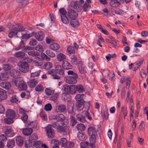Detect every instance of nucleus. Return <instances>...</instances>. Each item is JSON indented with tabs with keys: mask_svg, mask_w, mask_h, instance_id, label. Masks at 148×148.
<instances>
[{
	"mask_svg": "<svg viewBox=\"0 0 148 148\" xmlns=\"http://www.w3.org/2000/svg\"><path fill=\"white\" fill-rule=\"evenodd\" d=\"M139 129L140 130L143 131L145 129V124L143 121H142L139 126Z\"/></svg>",
	"mask_w": 148,
	"mask_h": 148,
	"instance_id": "nucleus-61",
	"label": "nucleus"
},
{
	"mask_svg": "<svg viewBox=\"0 0 148 148\" xmlns=\"http://www.w3.org/2000/svg\"><path fill=\"white\" fill-rule=\"evenodd\" d=\"M12 119H10L8 118H7L4 119V121L6 123L10 124L12 123L13 122L12 120Z\"/></svg>",
	"mask_w": 148,
	"mask_h": 148,
	"instance_id": "nucleus-59",
	"label": "nucleus"
},
{
	"mask_svg": "<svg viewBox=\"0 0 148 148\" xmlns=\"http://www.w3.org/2000/svg\"><path fill=\"white\" fill-rule=\"evenodd\" d=\"M25 55V53L22 51H19L15 53V56L19 58H23Z\"/></svg>",
	"mask_w": 148,
	"mask_h": 148,
	"instance_id": "nucleus-30",
	"label": "nucleus"
},
{
	"mask_svg": "<svg viewBox=\"0 0 148 148\" xmlns=\"http://www.w3.org/2000/svg\"><path fill=\"white\" fill-rule=\"evenodd\" d=\"M71 62L74 65H76L77 64V61L76 56L75 55L70 56Z\"/></svg>",
	"mask_w": 148,
	"mask_h": 148,
	"instance_id": "nucleus-31",
	"label": "nucleus"
},
{
	"mask_svg": "<svg viewBox=\"0 0 148 148\" xmlns=\"http://www.w3.org/2000/svg\"><path fill=\"white\" fill-rule=\"evenodd\" d=\"M12 82L14 83V85L16 86L20 87L19 86V79L17 78L14 79L12 80Z\"/></svg>",
	"mask_w": 148,
	"mask_h": 148,
	"instance_id": "nucleus-60",
	"label": "nucleus"
},
{
	"mask_svg": "<svg viewBox=\"0 0 148 148\" xmlns=\"http://www.w3.org/2000/svg\"><path fill=\"white\" fill-rule=\"evenodd\" d=\"M91 6L90 5L87 4L86 3L84 4L83 6L82 7V8L84 11L87 12L90 8Z\"/></svg>",
	"mask_w": 148,
	"mask_h": 148,
	"instance_id": "nucleus-44",
	"label": "nucleus"
},
{
	"mask_svg": "<svg viewBox=\"0 0 148 148\" xmlns=\"http://www.w3.org/2000/svg\"><path fill=\"white\" fill-rule=\"evenodd\" d=\"M82 114H78L76 116V117L77 120L80 122L84 123L86 121V119L85 117L83 116V115H84L86 117H88L89 120H91L92 118L90 116V114L87 110H84L82 112Z\"/></svg>",
	"mask_w": 148,
	"mask_h": 148,
	"instance_id": "nucleus-3",
	"label": "nucleus"
},
{
	"mask_svg": "<svg viewBox=\"0 0 148 148\" xmlns=\"http://www.w3.org/2000/svg\"><path fill=\"white\" fill-rule=\"evenodd\" d=\"M46 53L48 56L51 58H53L55 56V53L50 50H47Z\"/></svg>",
	"mask_w": 148,
	"mask_h": 148,
	"instance_id": "nucleus-40",
	"label": "nucleus"
},
{
	"mask_svg": "<svg viewBox=\"0 0 148 148\" xmlns=\"http://www.w3.org/2000/svg\"><path fill=\"white\" fill-rule=\"evenodd\" d=\"M77 121L75 119V118L73 116H71L70 117V124L71 125L73 126H74L77 123Z\"/></svg>",
	"mask_w": 148,
	"mask_h": 148,
	"instance_id": "nucleus-43",
	"label": "nucleus"
},
{
	"mask_svg": "<svg viewBox=\"0 0 148 148\" xmlns=\"http://www.w3.org/2000/svg\"><path fill=\"white\" fill-rule=\"evenodd\" d=\"M5 134L8 137H12L14 134L12 130L10 128H7L5 129Z\"/></svg>",
	"mask_w": 148,
	"mask_h": 148,
	"instance_id": "nucleus-23",
	"label": "nucleus"
},
{
	"mask_svg": "<svg viewBox=\"0 0 148 148\" xmlns=\"http://www.w3.org/2000/svg\"><path fill=\"white\" fill-rule=\"evenodd\" d=\"M113 12L115 14H123L125 12L124 11L120 9L118 10H115L113 11Z\"/></svg>",
	"mask_w": 148,
	"mask_h": 148,
	"instance_id": "nucleus-63",
	"label": "nucleus"
},
{
	"mask_svg": "<svg viewBox=\"0 0 148 148\" xmlns=\"http://www.w3.org/2000/svg\"><path fill=\"white\" fill-rule=\"evenodd\" d=\"M71 25L74 27H77L79 26V22L77 20H72L70 22Z\"/></svg>",
	"mask_w": 148,
	"mask_h": 148,
	"instance_id": "nucleus-39",
	"label": "nucleus"
},
{
	"mask_svg": "<svg viewBox=\"0 0 148 148\" xmlns=\"http://www.w3.org/2000/svg\"><path fill=\"white\" fill-rule=\"evenodd\" d=\"M120 2L118 0H111L110 2V5L113 7H116L120 5Z\"/></svg>",
	"mask_w": 148,
	"mask_h": 148,
	"instance_id": "nucleus-24",
	"label": "nucleus"
},
{
	"mask_svg": "<svg viewBox=\"0 0 148 148\" xmlns=\"http://www.w3.org/2000/svg\"><path fill=\"white\" fill-rule=\"evenodd\" d=\"M29 56L33 57H35L40 55V53L37 51H30L28 52Z\"/></svg>",
	"mask_w": 148,
	"mask_h": 148,
	"instance_id": "nucleus-41",
	"label": "nucleus"
},
{
	"mask_svg": "<svg viewBox=\"0 0 148 148\" xmlns=\"http://www.w3.org/2000/svg\"><path fill=\"white\" fill-rule=\"evenodd\" d=\"M61 19L62 22L64 24H67L69 23V19L66 16H64L61 17Z\"/></svg>",
	"mask_w": 148,
	"mask_h": 148,
	"instance_id": "nucleus-46",
	"label": "nucleus"
},
{
	"mask_svg": "<svg viewBox=\"0 0 148 148\" xmlns=\"http://www.w3.org/2000/svg\"><path fill=\"white\" fill-rule=\"evenodd\" d=\"M52 66V63L50 62H45L44 65V67L46 70H49L51 69Z\"/></svg>",
	"mask_w": 148,
	"mask_h": 148,
	"instance_id": "nucleus-33",
	"label": "nucleus"
},
{
	"mask_svg": "<svg viewBox=\"0 0 148 148\" xmlns=\"http://www.w3.org/2000/svg\"><path fill=\"white\" fill-rule=\"evenodd\" d=\"M54 119L57 120H58L60 122L64 121L65 118L64 116L62 114H58L55 116Z\"/></svg>",
	"mask_w": 148,
	"mask_h": 148,
	"instance_id": "nucleus-22",
	"label": "nucleus"
},
{
	"mask_svg": "<svg viewBox=\"0 0 148 148\" xmlns=\"http://www.w3.org/2000/svg\"><path fill=\"white\" fill-rule=\"evenodd\" d=\"M70 87L67 84L64 85L62 89L66 93H68Z\"/></svg>",
	"mask_w": 148,
	"mask_h": 148,
	"instance_id": "nucleus-55",
	"label": "nucleus"
},
{
	"mask_svg": "<svg viewBox=\"0 0 148 148\" xmlns=\"http://www.w3.org/2000/svg\"><path fill=\"white\" fill-rule=\"evenodd\" d=\"M68 74L71 75L65 77L66 82L69 84H74L77 82V79L78 78L77 75L76 73L71 70H69L67 72Z\"/></svg>",
	"mask_w": 148,
	"mask_h": 148,
	"instance_id": "nucleus-1",
	"label": "nucleus"
},
{
	"mask_svg": "<svg viewBox=\"0 0 148 148\" xmlns=\"http://www.w3.org/2000/svg\"><path fill=\"white\" fill-rule=\"evenodd\" d=\"M88 133L90 136V140L92 143H95L96 141V136L97 131L95 128L93 127H90L87 130Z\"/></svg>",
	"mask_w": 148,
	"mask_h": 148,
	"instance_id": "nucleus-2",
	"label": "nucleus"
},
{
	"mask_svg": "<svg viewBox=\"0 0 148 148\" xmlns=\"http://www.w3.org/2000/svg\"><path fill=\"white\" fill-rule=\"evenodd\" d=\"M78 69L79 72L81 74H85L86 73V67L84 63L82 61L79 62Z\"/></svg>",
	"mask_w": 148,
	"mask_h": 148,
	"instance_id": "nucleus-9",
	"label": "nucleus"
},
{
	"mask_svg": "<svg viewBox=\"0 0 148 148\" xmlns=\"http://www.w3.org/2000/svg\"><path fill=\"white\" fill-rule=\"evenodd\" d=\"M84 102V101L83 99L79 100L77 101L76 105L77 108V110L78 111H81L84 109L85 110H86L87 111L89 109L90 105L89 103H88V106L86 108L82 107V105Z\"/></svg>",
	"mask_w": 148,
	"mask_h": 148,
	"instance_id": "nucleus-8",
	"label": "nucleus"
},
{
	"mask_svg": "<svg viewBox=\"0 0 148 148\" xmlns=\"http://www.w3.org/2000/svg\"><path fill=\"white\" fill-rule=\"evenodd\" d=\"M61 123L59 121H57L53 123L52 125L53 127L56 129L60 128L61 127Z\"/></svg>",
	"mask_w": 148,
	"mask_h": 148,
	"instance_id": "nucleus-34",
	"label": "nucleus"
},
{
	"mask_svg": "<svg viewBox=\"0 0 148 148\" xmlns=\"http://www.w3.org/2000/svg\"><path fill=\"white\" fill-rule=\"evenodd\" d=\"M41 71L39 70L34 72L31 73V77H35L38 76L40 73Z\"/></svg>",
	"mask_w": 148,
	"mask_h": 148,
	"instance_id": "nucleus-52",
	"label": "nucleus"
},
{
	"mask_svg": "<svg viewBox=\"0 0 148 148\" xmlns=\"http://www.w3.org/2000/svg\"><path fill=\"white\" fill-rule=\"evenodd\" d=\"M32 132V129L30 128H25L23 129V133L25 136L29 135Z\"/></svg>",
	"mask_w": 148,
	"mask_h": 148,
	"instance_id": "nucleus-19",
	"label": "nucleus"
},
{
	"mask_svg": "<svg viewBox=\"0 0 148 148\" xmlns=\"http://www.w3.org/2000/svg\"><path fill=\"white\" fill-rule=\"evenodd\" d=\"M50 145L53 148H59V143L55 140H53L50 142Z\"/></svg>",
	"mask_w": 148,
	"mask_h": 148,
	"instance_id": "nucleus-26",
	"label": "nucleus"
},
{
	"mask_svg": "<svg viewBox=\"0 0 148 148\" xmlns=\"http://www.w3.org/2000/svg\"><path fill=\"white\" fill-rule=\"evenodd\" d=\"M10 73L11 76L16 78L19 77L20 72L18 70L13 69L10 71Z\"/></svg>",
	"mask_w": 148,
	"mask_h": 148,
	"instance_id": "nucleus-17",
	"label": "nucleus"
},
{
	"mask_svg": "<svg viewBox=\"0 0 148 148\" xmlns=\"http://www.w3.org/2000/svg\"><path fill=\"white\" fill-rule=\"evenodd\" d=\"M29 86L31 88H34L38 84V80L36 79H30L28 83Z\"/></svg>",
	"mask_w": 148,
	"mask_h": 148,
	"instance_id": "nucleus-16",
	"label": "nucleus"
},
{
	"mask_svg": "<svg viewBox=\"0 0 148 148\" xmlns=\"http://www.w3.org/2000/svg\"><path fill=\"white\" fill-rule=\"evenodd\" d=\"M62 65L64 69L67 70L71 69L73 67L70 64L66 61L63 62L62 63Z\"/></svg>",
	"mask_w": 148,
	"mask_h": 148,
	"instance_id": "nucleus-18",
	"label": "nucleus"
},
{
	"mask_svg": "<svg viewBox=\"0 0 148 148\" xmlns=\"http://www.w3.org/2000/svg\"><path fill=\"white\" fill-rule=\"evenodd\" d=\"M59 12L60 13V16H66L67 14V12L64 8L60 9Z\"/></svg>",
	"mask_w": 148,
	"mask_h": 148,
	"instance_id": "nucleus-45",
	"label": "nucleus"
},
{
	"mask_svg": "<svg viewBox=\"0 0 148 148\" xmlns=\"http://www.w3.org/2000/svg\"><path fill=\"white\" fill-rule=\"evenodd\" d=\"M33 143V142L31 141H29V140H28L26 141L25 145V147L26 148H29L32 146V143Z\"/></svg>",
	"mask_w": 148,
	"mask_h": 148,
	"instance_id": "nucleus-57",
	"label": "nucleus"
},
{
	"mask_svg": "<svg viewBox=\"0 0 148 148\" xmlns=\"http://www.w3.org/2000/svg\"><path fill=\"white\" fill-rule=\"evenodd\" d=\"M34 32H32L29 34L26 33L23 34L21 37L23 39L28 38L34 35Z\"/></svg>",
	"mask_w": 148,
	"mask_h": 148,
	"instance_id": "nucleus-35",
	"label": "nucleus"
},
{
	"mask_svg": "<svg viewBox=\"0 0 148 148\" xmlns=\"http://www.w3.org/2000/svg\"><path fill=\"white\" fill-rule=\"evenodd\" d=\"M75 86L76 91L80 93L84 91L85 90L82 85H75Z\"/></svg>",
	"mask_w": 148,
	"mask_h": 148,
	"instance_id": "nucleus-29",
	"label": "nucleus"
},
{
	"mask_svg": "<svg viewBox=\"0 0 148 148\" xmlns=\"http://www.w3.org/2000/svg\"><path fill=\"white\" fill-rule=\"evenodd\" d=\"M60 132L64 135H67L69 132V127L68 124H65L62 122L61 127L59 129Z\"/></svg>",
	"mask_w": 148,
	"mask_h": 148,
	"instance_id": "nucleus-5",
	"label": "nucleus"
},
{
	"mask_svg": "<svg viewBox=\"0 0 148 148\" xmlns=\"http://www.w3.org/2000/svg\"><path fill=\"white\" fill-rule=\"evenodd\" d=\"M52 108L51 104L48 103L45 105L44 109L46 111H50L51 110Z\"/></svg>",
	"mask_w": 148,
	"mask_h": 148,
	"instance_id": "nucleus-54",
	"label": "nucleus"
},
{
	"mask_svg": "<svg viewBox=\"0 0 148 148\" xmlns=\"http://www.w3.org/2000/svg\"><path fill=\"white\" fill-rule=\"evenodd\" d=\"M47 135L49 138H52L55 135V131L52 128L51 124L47 125L45 128Z\"/></svg>",
	"mask_w": 148,
	"mask_h": 148,
	"instance_id": "nucleus-6",
	"label": "nucleus"
},
{
	"mask_svg": "<svg viewBox=\"0 0 148 148\" xmlns=\"http://www.w3.org/2000/svg\"><path fill=\"white\" fill-rule=\"evenodd\" d=\"M37 139V135L36 134H33L29 136V140L34 143Z\"/></svg>",
	"mask_w": 148,
	"mask_h": 148,
	"instance_id": "nucleus-37",
	"label": "nucleus"
},
{
	"mask_svg": "<svg viewBox=\"0 0 148 148\" xmlns=\"http://www.w3.org/2000/svg\"><path fill=\"white\" fill-rule=\"evenodd\" d=\"M74 104H71V106H69L68 107V110L69 113L70 114H73V112Z\"/></svg>",
	"mask_w": 148,
	"mask_h": 148,
	"instance_id": "nucleus-56",
	"label": "nucleus"
},
{
	"mask_svg": "<svg viewBox=\"0 0 148 148\" xmlns=\"http://www.w3.org/2000/svg\"><path fill=\"white\" fill-rule=\"evenodd\" d=\"M7 97L5 92L2 89L0 88V101L4 100Z\"/></svg>",
	"mask_w": 148,
	"mask_h": 148,
	"instance_id": "nucleus-20",
	"label": "nucleus"
},
{
	"mask_svg": "<svg viewBox=\"0 0 148 148\" xmlns=\"http://www.w3.org/2000/svg\"><path fill=\"white\" fill-rule=\"evenodd\" d=\"M80 1H73L71 2V7L76 11L80 12L82 9V6Z\"/></svg>",
	"mask_w": 148,
	"mask_h": 148,
	"instance_id": "nucleus-7",
	"label": "nucleus"
},
{
	"mask_svg": "<svg viewBox=\"0 0 148 148\" xmlns=\"http://www.w3.org/2000/svg\"><path fill=\"white\" fill-rule=\"evenodd\" d=\"M40 116L41 119L44 120H46L47 119V116L44 111L42 110L40 113Z\"/></svg>",
	"mask_w": 148,
	"mask_h": 148,
	"instance_id": "nucleus-47",
	"label": "nucleus"
},
{
	"mask_svg": "<svg viewBox=\"0 0 148 148\" xmlns=\"http://www.w3.org/2000/svg\"><path fill=\"white\" fill-rule=\"evenodd\" d=\"M85 97V96L84 94L80 93L76 95L75 97V99L77 101L79 100L83 99V98Z\"/></svg>",
	"mask_w": 148,
	"mask_h": 148,
	"instance_id": "nucleus-42",
	"label": "nucleus"
},
{
	"mask_svg": "<svg viewBox=\"0 0 148 148\" xmlns=\"http://www.w3.org/2000/svg\"><path fill=\"white\" fill-rule=\"evenodd\" d=\"M36 49L40 52L43 51L44 50V49L42 46L39 45H38L36 46Z\"/></svg>",
	"mask_w": 148,
	"mask_h": 148,
	"instance_id": "nucleus-64",
	"label": "nucleus"
},
{
	"mask_svg": "<svg viewBox=\"0 0 148 148\" xmlns=\"http://www.w3.org/2000/svg\"><path fill=\"white\" fill-rule=\"evenodd\" d=\"M77 136L78 139L81 141L85 140L86 138V135L80 132L78 133Z\"/></svg>",
	"mask_w": 148,
	"mask_h": 148,
	"instance_id": "nucleus-32",
	"label": "nucleus"
},
{
	"mask_svg": "<svg viewBox=\"0 0 148 148\" xmlns=\"http://www.w3.org/2000/svg\"><path fill=\"white\" fill-rule=\"evenodd\" d=\"M60 143H61L62 146L63 147H65L67 144V140L65 138H63L60 139Z\"/></svg>",
	"mask_w": 148,
	"mask_h": 148,
	"instance_id": "nucleus-51",
	"label": "nucleus"
},
{
	"mask_svg": "<svg viewBox=\"0 0 148 148\" xmlns=\"http://www.w3.org/2000/svg\"><path fill=\"white\" fill-rule=\"evenodd\" d=\"M20 71L23 73H25L29 70V66L27 63L22 61L20 62L18 64Z\"/></svg>",
	"mask_w": 148,
	"mask_h": 148,
	"instance_id": "nucleus-4",
	"label": "nucleus"
},
{
	"mask_svg": "<svg viewBox=\"0 0 148 148\" xmlns=\"http://www.w3.org/2000/svg\"><path fill=\"white\" fill-rule=\"evenodd\" d=\"M17 32H16L12 31L10 32L8 34V36L10 38H12L13 36L17 35Z\"/></svg>",
	"mask_w": 148,
	"mask_h": 148,
	"instance_id": "nucleus-62",
	"label": "nucleus"
},
{
	"mask_svg": "<svg viewBox=\"0 0 148 148\" xmlns=\"http://www.w3.org/2000/svg\"><path fill=\"white\" fill-rule=\"evenodd\" d=\"M57 58L58 61H61L65 59L66 58V56L65 55L60 53L57 55Z\"/></svg>",
	"mask_w": 148,
	"mask_h": 148,
	"instance_id": "nucleus-38",
	"label": "nucleus"
},
{
	"mask_svg": "<svg viewBox=\"0 0 148 148\" xmlns=\"http://www.w3.org/2000/svg\"><path fill=\"white\" fill-rule=\"evenodd\" d=\"M36 38L38 41H42L44 37V32L42 31H39L34 33Z\"/></svg>",
	"mask_w": 148,
	"mask_h": 148,
	"instance_id": "nucleus-11",
	"label": "nucleus"
},
{
	"mask_svg": "<svg viewBox=\"0 0 148 148\" xmlns=\"http://www.w3.org/2000/svg\"><path fill=\"white\" fill-rule=\"evenodd\" d=\"M6 116L7 118L14 119L16 116L15 112L12 110L8 109L6 112Z\"/></svg>",
	"mask_w": 148,
	"mask_h": 148,
	"instance_id": "nucleus-14",
	"label": "nucleus"
},
{
	"mask_svg": "<svg viewBox=\"0 0 148 148\" xmlns=\"http://www.w3.org/2000/svg\"><path fill=\"white\" fill-rule=\"evenodd\" d=\"M66 109V106L63 104H61L56 106L55 111L57 112H64Z\"/></svg>",
	"mask_w": 148,
	"mask_h": 148,
	"instance_id": "nucleus-12",
	"label": "nucleus"
},
{
	"mask_svg": "<svg viewBox=\"0 0 148 148\" xmlns=\"http://www.w3.org/2000/svg\"><path fill=\"white\" fill-rule=\"evenodd\" d=\"M68 16L72 20H75L77 17L78 14L76 11L72 9H69L67 12Z\"/></svg>",
	"mask_w": 148,
	"mask_h": 148,
	"instance_id": "nucleus-10",
	"label": "nucleus"
},
{
	"mask_svg": "<svg viewBox=\"0 0 148 148\" xmlns=\"http://www.w3.org/2000/svg\"><path fill=\"white\" fill-rule=\"evenodd\" d=\"M35 90L37 91L42 92L44 90V88L42 85L39 84L36 87Z\"/></svg>",
	"mask_w": 148,
	"mask_h": 148,
	"instance_id": "nucleus-49",
	"label": "nucleus"
},
{
	"mask_svg": "<svg viewBox=\"0 0 148 148\" xmlns=\"http://www.w3.org/2000/svg\"><path fill=\"white\" fill-rule=\"evenodd\" d=\"M75 87V85H72L70 86L69 91L70 93L72 94H75L76 91Z\"/></svg>",
	"mask_w": 148,
	"mask_h": 148,
	"instance_id": "nucleus-48",
	"label": "nucleus"
},
{
	"mask_svg": "<svg viewBox=\"0 0 148 148\" xmlns=\"http://www.w3.org/2000/svg\"><path fill=\"white\" fill-rule=\"evenodd\" d=\"M16 142L18 146H21L23 145V139L22 136H18L16 138Z\"/></svg>",
	"mask_w": 148,
	"mask_h": 148,
	"instance_id": "nucleus-25",
	"label": "nucleus"
},
{
	"mask_svg": "<svg viewBox=\"0 0 148 148\" xmlns=\"http://www.w3.org/2000/svg\"><path fill=\"white\" fill-rule=\"evenodd\" d=\"M15 142L13 139L8 140L6 145V146L8 148H12L14 146Z\"/></svg>",
	"mask_w": 148,
	"mask_h": 148,
	"instance_id": "nucleus-27",
	"label": "nucleus"
},
{
	"mask_svg": "<svg viewBox=\"0 0 148 148\" xmlns=\"http://www.w3.org/2000/svg\"><path fill=\"white\" fill-rule=\"evenodd\" d=\"M77 128L78 131H82L85 130L86 127L84 124L80 123L77 125Z\"/></svg>",
	"mask_w": 148,
	"mask_h": 148,
	"instance_id": "nucleus-36",
	"label": "nucleus"
},
{
	"mask_svg": "<svg viewBox=\"0 0 148 148\" xmlns=\"http://www.w3.org/2000/svg\"><path fill=\"white\" fill-rule=\"evenodd\" d=\"M11 28L15 31L22 32L25 28L20 24H16L12 25Z\"/></svg>",
	"mask_w": 148,
	"mask_h": 148,
	"instance_id": "nucleus-13",
	"label": "nucleus"
},
{
	"mask_svg": "<svg viewBox=\"0 0 148 148\" xmlns=\"http://www.w3.org/2000/svg\"><path fill=\"white\" fill-rule=\"evenodd\" d=\"M49 47L51 49L54 50H56L59 48L60 46L57 43H53L50 45Z\"/></svg>",
	"mask_w": 148,
	"mask_h": 148,
	"instance_id": "nucleus-28",
	"label": "nucleus"
},
{
	"mask_svg": "<svg viewBox=\"0 0 148 148\" xmlns=\"http://www.w3.org/2000/svg\"><path fill=\"white\" fill-rule=\"evenodd\" d=\"M1 86L7 90L9 89L11 87V84L10 83L6 81H3L0 84Z\"/></svg>",
	"mask_w": 148,
	"mask_h": 148,
	"instance_id": "nucleus-21",
	"label": "nucleus"
},
{
	"mask_svg": "<svg viewBox=\"0 0 148 148\" xmlns=\"http://www.w3.org/2000/svg\"><path fill=\"white\" fill-rule=\"evenodd\" d=\"M67 51L70 54L73 53H75V50L74 47L71 46H69L67 48Z\"/></svg>",
	"mask_w": 148,
	"mask_h": 148,
	"instance_id": "nucleus-53",
	"label": "nucleus"
},
{
	"mask_svg": "<svg viewBox=\"0 0 148 148\" xmlns=\"http://www.w3.org/2000/svg\"><path fill=\"white\" fill-rule=\"evenodd\" d=\"M62 66L58 64L56 65L55 68V70L56 73L60 75L63 76L64 75V71Z\"/></svg>",
	"mask_w": 148,
	"mask_h": 148,
	"instance_id": "nucleus-15",
	"label": "nucleus"
},
{
	"mask_svg": "<svg viewBox=\"0 0 148 148\" xmlns=\"http://www.w3.org/2000/svg\"><path fill=\"white\" fill-rule=\"evenodd\" d=\"M25 44L24 41L23 40H21L18 47H16V49L17 50H19L20 49H24L25 47Z\"/></svg>",
	"mask_w": 148,
	"mask_h": 148,
	"instance_id": "nucleus-50",
	"label": "nucleus"
},
{
	"mask_svg": "<svg viewBox=\"0 0 148 148\" xmlns=\"http://www.w3.org/2000/svg\"><path fill=\"white\" fill-rule=\"evenodd\" d=\"M3 66V69L5 70H9L11 68V66L9 64H4Z\"/></svg>",
	"mask_w": 148,
	"mask_h": 148,
	"instance_id": "nucleus-58",
	"label": "nucleus"
}]
</instances>
